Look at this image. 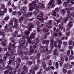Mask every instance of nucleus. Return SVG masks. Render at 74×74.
I'll list each match as a JSON object with an SVG mask.
<instances>
[{"mask_svg":"<svg viewBox=\"0 0 74 74\" xmlns=\"http://www.w3.org/2000/svg\"><path fill=\"white\" fill-rule=\"evenodd\" d=\"M35 8L36 10V11L34 12V15H37V14L38 13L39 11V8L38 7L37 5H36V3L35 2H32V3H30L29 5V9L31 11H32L33 9Z\"/></svg>","mask_w":74,"mask_h":74,"instance_id":"1","label":"nucleus"},{"mask_svg":"<svg viewBox=\"0 0 74 74\" xmlns=\"http://www.w3.org/2000/svg\"><path fill=\"white\" fill-rule=\"evenodd\" d=\"M30 34V32L29 31H28L27 30H26L25 31V34L26 36H27V40L28 41L29 43L31 44L32 43V42L30 40H32V39H33V38H34L35 37V36H36V34H34L33 33H32L31 34V35L30 36V38L29 36H29V34Z\"/></svg>","mask_w":74,"mask_h":74,"instance_id":"2","label":"nucleus"},{"mask_svg":"<svg viewBox=\"0 0 74 74\" xmlns=\"http://www.w3.org/2000/svg\"><path fill=\"white\" fill-rule=\"evenodd\" d=\"M12 21H14V27H18V23L17 20L15 18H13V19H12L10 23H9V25L10 27H12L13 26V23Z\"/></svg>","mask_w":74,"mask_h":74,"instance_id":"3","label":"nucleus"},{"mask_svg":"<svg viewBox=\"0 0 74 74\" xmlns=\"http://www.w3.org/2000/svg\"><path fill=\"white\" fill-rule=\"evenodd\" d=\"M43 13H40L39 15L37 16L38 18V17H40V18H38L39 20L40 21V22H44V19H43V18H42V16H43Z\"/></svg>","mask_w":74,"mask_h":74,"instance_id":"4","label":"nucleus"},{"mask_svg":"<svg viewBox=\"0 0 74 74\" xmlns=\"http://www.w3.org/2000/svg\"><path fill=\"white\" fill-rule=\"evenodd\" d=\"M50 2L49 4V5H50L51 7H53L55 6V4H54V0H50Z\"/></svg>","mask_w":74,"mask_h":74,"instance_id":"5","label":"nucleus"},{"mask_svg":"<svg viewBox=\"0 0 74 74\" xmlns=\"http://www.w3.org/2000/svg\"><path fill=\"white\" fill-rule=\"evenodd\" d=\"M73 26V23L71 21H69V23L68 24V26L67 27V30L69 29L71 27Z\"/></svg>","mask_w":74,"mask_h":74,"instance_id":"6","label":"nucleus"},{"mask_svg":"<svg viewBox=\"0 0 74 74\" xmlns=\"http://www.w3.org/2000/svg\"><path fill=\"white\" fill-rule=\"evenodd\" d=\"M3 39H0V44H1L5 46V44L4 43H7V42H5L6 41V40H5L4 41V42H3L2 43V42H3Z\"/></svg>","mask_w":74,"mask_h":74,"instance_id":"7","label":"nucleus"},{"mask_svg":"<svg viewBox=\"0 0 74 74\" xmlns=\"http://www.w3.org/2000/svg\"><path fill=\"white\" fill-rule=\"evenodd\" d=\"M33 25L32 24H31L30 25L29 24L28 27V29L29 30H31L32 29L31 28H33Z\"/></svg>","mask_w":74,"mask_h":74,"instance_id":"8","label":"nucleus"},{"mask_svg":"<svg viewBox=\"0 0 74 74\" xmlns=\"http://www.w3.org/2000/svg\"><path fill=\"white\" fill-rule=\"evenodd\" d=\"M32 15V13L30 12L29 13L26 14V13L25 15L24 14V16H25V17H27V16H30Z\"/></svg>","mask_w":74,"mask_h":74,"instance_id":"9","label":"nucleus"},{"mask_svg":"<svg viewBox=\"0 0 74 74\" xmlns=\"http://www.w3.org/2000/svg\"><path fill=\"white\" fill-rule=\"evenodd\" d=\"M64 62V59H63V57H61V62H60V66H62V62Z\"/></svg>","mask_w":74,"mask_h":74,"instance_id":"10","label":"nucleus"},{"mask_svg":"<svg viewBox=\"0 0 74 74\" xmlns=\"http://www.w3.org/2000/svg\"><path fill=\"white\" fill-rule=\"evenodd\" d=\"M21 47H22V46H21V47H19V48H18V51L19 54H20V55H22V51L21 50H20V48H21Z\"/></svg>","mask_w":74,"mask_h":74,"instance_id":"11","label":"nucleus"},{"mask_svg":"<svg viewBox=\"0 0 74 74\" xmlns=\"http://www.w3.org/2000/svg\"><path fill=\"white\" fill-rule=\"evenodd\" d=\"M70 11L69 10H68L67 11V13L68 14V15L67 16V17H69V18H71V14L70 13Z\"/></svg>","mask_w":74,"mask_h":74,"instance_id":"12","label":"nucleus"},{"mask_svg":"<svg viewBox=\"0 0 74 74\" xmlns=\"http://www.w3.org/2000/svg\"><path fill=\"white\" fill-rule=\"evenodd\" d=\"M27 8L26 7H24L22 9V12L23 13H25V12H26V10Z\"/></svg>","mask_w":74,"mask_h":74,"instance_id":"13","label":"nucleus"},{"mask_svg":"<svg viewBox=\"0 0 74 74\" xmlns=\"http://www.w3.org/2000/svg\"><path fill=\"white\" fill-rule=\"evenodd\" d=\"M51 48H53V42H54V40H52L51 41Z\"/></svg>","mask_w":74,"mask_h":74,"instance_id":"14","label":"nucleus"},{"mask_svg":"<svg viewBox=\"0 0 74 74\" xmlns=\"http://www.w3.org/2000/svg\"><path fill=\"white\" fill-rule=\"evenodd\" d=\"M48 42H49V40H47L46 41L44 40L42 42L43 44H46V43L48 44Z\"/></svg>","mask_w":74,"mask_h":74,"instance_id":"15","label":"nucleus"},{"mask_svg":"<svg viewBox=\"0 0 74 74\" xmlns=\"http://www.w3.org/2000/svg\"><path fill=\"white\" fill-rule=\"evenodd\" d=\"M53 14H51V15H53V16H56V11H53Z\"/></svg>","mask_w":74,"mask_h":74,"instance_id":"16","label":"nucleus"},{"mask_svg":"<svg viewBox=\"0 0 74 74\" xmlns=\"http://www.w3.org/2000/svg\"><path fill=\"white\" fill-rule=\"evenodd\" d=\"M38 38H37L36 39V41L35 42V44L37 45V44H38Z\"/></svg>","mask_w":74,"mask_h":74,"instance_id":"17","label":"nucleus"},{"mask_svg":"<svg viewBox=\"0 0 74 74\" xmlns=\"http://www.w3.org/2000/svg\"><path fill=\"white\" fill-rule=\"evenodd\" d=\"M7 55H8V54H5L4 55V59L5 60H6V58H7Z\"/></svg>","mask_w":74,"mask_h":74,"instance_id":"18","label":"nucleus"},{"mask_svg":"<svg viewBox=\"0 0 74 74\" xmlns=\"http://www.w3.org/2000/svg\"><path fill=\"white\" fill-rule=\"evenodd\" d=\"M31 52H34V53H36L37 52V51L35 49H34L31 50Z\"/></svg>","mask_w":74,"mask_h":74,"instance_id":"19","label":"nucleus"},{"mask_svg":"<svg viewBox=\"0 0 74 74\" xmlns=\"http://www.w3.org/2000/svg\"><path fill=\"white\" fill-rule=\"evenodd\" d=\"M23 16L21 17L19 19V22H21L23 20Z\"/></svg>","mask_w":74,"mask_h":74,"instance_id":"20","label":"nucleus"},{"mask_svg":"<svg viewBox=\"0 0 74 74\" xmlns=\"http://www.w3.org/2000/svg\"><path fill=\"white\" fill-rule=\"evenodd\" d=\"M25 42H24V41H23L22 40H21V42H20V44L21 45H23V44H25Z\"/></svg>","mask_w":74,"mask_h":74,"instance_id":"21","label":"nucleus"},{"mask_svg":"<svg viewBox=\"0 0 74 74\" xmlns=\"http://www.w3.org/2000/svg\"><path fill=\"white\" fill-rule=\"evenodd\" d=\"M58 66H59V64L57 62H56V69H58Z\"/></svg>","mask_w":74,"mask_h":74,"instance_id":"22","label":"nucleus"},{"mask_svg":"<svg viewBox=\"0 0 74 74\" xmlns=\"http://www.w3.org/2000/svg\"><path fill=\"white\" fill-rule=\"evenodd\" d=\"M1 8L2 9H3L4 10V9L5 8V6H4V4H1Z\"/></svg>","mask_w":74,"mask_h":74,"instance_id":"23","label":"nucleus"},{"mask_svg":"<svg viewBox=\"0 0 74 74\" xmlns=\"http://www.w3.org/2000/svg\"><path fill=\"white\" fill-rule=\"evenodd\" d=\"M10 45H11L12 46V47H13V48H15V44H13L12 45L11 43H10Z\"/></svg>","mask_w":74,"mask_h":74,"instance_id":"24","label":"nucleus"},{"mask_svg":"<svg viewBox=\"0 0 74 74\" xmlns=\"http://www.w3.org/2000/svg\"><path fill=\"white\" fill-rule=\"evenodd\" d=\"M3 15V11H1V9H0V16L1 15Z\"/></svg>","mask_w":74,"mask_h":74,"instance_id":"25","label":"nucleus"},{"mask_svg":"<svg viewBox=\"0 0 74 74\" xmlns=\"http://www.w3.org/2000/svg\"><path fill=\"white\" fill-rule=\"evenodd\" d=\"M43 31L44 32H48V29H45L44 28L43 30Z\"/></svg>","mask_w":74,"mask_h":74,"instance_id":"26","label":"nucleus"},{"mask_svg":"<svg viewBox=\"0 0 74 74\" xmlns=\"http://www.w3.org/2000/svg\"><path fill=\"white\" fill-rule=\"evenodd\" d=\"M23 69L25 70V71H27V68H26V66H24L23 68Z\"/></svg>","mask_w":74,"mask_h":74,"instance_id":"27","label":"nucleus"},{"mask_svg":"<svg viewBox=\"0 0 74 74\" xmlns=\"http://www.w3.org/2000/svg\"><path fill=\"white\" fill-rule=\"evenodd\" d=\"M3 12L5 13L7 12V9L6 8H5L4 9Z\"/></svg>","mask_w":74,"mask_h":74,"instance_id":"28","label":"nucleus"},{"mask_svg":"<svg viewBox=\"0 0 74 74\" xmlns=\"http://www.w3.org/2000/svg\"><path fill=\"white\" fill-rule=\"evenodd\" d=\"M39 4H41L42 5V6L41 7V8H44V6L43 5V4L40 3Z\"/></svg>","mask_w":74,"mask_h":74,"instance_id":"29","label":"nucleus"},{"mask_svg":"<svg viewBox=\"0 0 74 74\" xmlns=\"http://www.w3.org/2000/svg\"><path fill=\"white\" fill-rule=\"evenodd\" d=\"M70 35V32H69L66 33V35L67 36H69Z\"/></svg>","mask_w":74,"mask_h":74,"instance_id":"30","label":"nucleus"},{"mask_svg":"<svg viewBox=\"0 0 74 74\" xmlns=\"http://www.w3.org/2000/svg\"><path fill=\"white\" fill-rule=\"evenodd\" d=\"M9 19V16H6L5 18V20H8Z\"/></svg>","mask_w":74,"mask_h":74,"instance_id":"31","label":"nucleus"},{"mask_svg":"<svg viewBox=\"0 0 74 74\" xmlns=\"http://www.w3.org/2000/svg\"><path fill=\"white\" fill-rule=\"evenodd\" d=\"M41 54L40 53H38V55L37 56L36 58H40V55Z\"/></svg>","mask_w":74,"mask_h":74,"instance_id":"32","label":"nucleus"},{"mask_svg":"<svg viewBox=\"0 0 74 74\" xmlns=\"http://www.w3.org/2000/svg\"><path fill=\"white\" fill-rule=\"evenodd\" d=\"M29 72L30 73H32L33 74H35V72L34 71H32L31 70H29Z\"/></svg>","mask_w":74,"mask_h":74,"instance_id":"33","label":"nucleus"},{"mask_svg":"<svg viewBox=\"0 0 74 74\" xmlns=\"http://www.w3.org/2000/svg\"><path fill=\"white\" fill-rule=\"evenodd\" d=\"M58 43L60 44H62V41H61V40H58Z\"/></svg>","mask_w":74,"mask_h":74,"instance_id":"34","label":"nucleus"},{"mask_svg":"<svg viewBox=\"0 0 74 74\" xmlns=\"http://www.w3.org/2000/svg\"><path fill=\"white\" fill-rule=\"evenodd\" d=\"M16 12L15 11H14L12 13L13 15H16Z\"/></svg>","mask_w":74,"mask_h":74,"instance_id":"35","label":"nucleus"},{"mask_svg":"<svg viewBox=\"0 0 74 74\" xmlns=\"http://www.w3.org/2000/svg\"><path fill=\"white\" fill-rule=\"evenodd\" d=\"M68 20H69V19L68 18H65V20L64 21V23H65L66 22V21H68Z\"/></svg>","mask_w":74,"mask_h":74,"instance_id":"36","label":"nucleus"},{"mask_svg":"<svg viewBox=\"0 0 74 74\" xmlns=\"http://www.w3.org/2000/svg\"><path fill=\"white\" fill-rule=\"evenodd\" d=\"M62 13L63 14H64V13L66 12V11H65V10H64L63 9L62 10Z\"/></svg>","mask_w":74,"mask_h":74,"instance_id":"37","label":"nucleus"},{"mask_svg":"<svg viewBox=\"0 0 74 74\" xmlns=\"http://www.w3.org/2000/svg\"><path fill=\"white\" fill-rule=\"evenodd\" d=\"M56 52H57V49H56V50H54V55H56Z\"/></svg>","mask_w":74,"mask_h":74,"instance_id":"38","label":"nucleus"},{"mask_svg":"<svg viewBox=\"0 0 74 74\" xmlns=\"http://www.w3.org/2000/svg\"><path fill=\"white\" fill-rule=\"evenodd\" d=\"M17 66H16V69H18L19 68V63H17Z\"/></svg>","mask_w":74,"mask_h":74,"instance_id":"39","label":"nucleus"},{"mask_svg":"<svg viewBox=\"0 0 74 74\" xmlns=\"http://www.w3.org/2000/svg\"><path fill=\"white\" fill-rule=\"evenodd\" d=\"M12 7H13V8H14V9H16V7L15 6H14V4L12 5Z\"/></svg>","mask_w":74,"mask_h":74,"instance_id":"40","label":"nucleus"},{"mask_svg":"<svg viewBox=\"0 0 74 74\" xmlns=\"http://www.w3.org/2000/svg\"><path fill=\"white\" fill-rule=\"evenodd\" d=\"M67 71L66 69H63V72L64 73H66L67 72Z\"/></svg>","mask_w":74,"mask_h":74,"instance_id":"41","label":"nucleus"},{"mask_svg":"<svg viewBox=\"0 0 74 74\" xmlns=\"http://www.w3.org/2000/svg\"><path fill=\"white\" fill-rule=\"evenodd\" d=\"M69 49H72L73 48V47L72 46H69Z\"/></svg>","mask_w":74,"mask_h":74,"instance_id":"42","label":"nucleus"},{"mask_svg":"<svg viewBox=\"0 0 74 74\" xmlns=\"http://www.w3.org/2000/svg\"><path fill=\"white\" fill-rule=\"evenodd\" d=\"M9 12L10 13H11V12H12V9H11V8L9 9Z\"/></svg>","mask_w":74,"mask_h":74,"instance_id":"43","label":"nucleus"},{"mask_svg":"<svg viewBox=\"0 0 74 74\" xmlns=\"http://www.w3.org/2000/svg\"><path fill=\"white\" fill-rule=\"evenodd\" d=\"M67 73L68 74H71V71H69L67 72Z\"/></svg>","mask_w":74,"mask_h":74,"instance_id":"44","label":"nucleus"},{"mask_svg":"<svg viewBox=\"0 0 74 74\" xmlns=\"http://www.w3.org/2000/svg\"><path fill=\"white\" fill-rule=\"evenodd\" d=\"M15 35H13V36L15 37V36H16V34H17V31H16L15 32Z\"/></svg>","mask_w":74,"mask_h":74,"instance_id":"45","label":"nucleus"},{"mask_svg":"<svg viewBox=\"0 0 74 74\" xmlns=\"http://www.w3.org/2000/svg\"><path fill=\"white\" fill-rule=\"evenodd\" d=\"M62 2L61 1H60V0H58V4H62Z\"/></svg>","mask_w":74,"mask_h":74,"instance_id":"46","label":"nucleus"},{"mask_svg":"<svg viewBox=\"0 0 74 74\" xmlns=\"http://www.w3.org/2000/svg\"><path fill=\"white\" fill-rule=\"evenodd\" d=\"M73 44V42L72 41H71L69 42V45H71Z\"/></svg>","mask_w":74,"mask_h":74,"instance_id":"47","label":"nucleus"},{"mask_svg":"<svg viewBox=\"0 0 74 74\" xmlns=\"http://www.w3.org/2000/svg\"><path fill=\"white\" fill-rule=\"evenodd\" d=\"M67 54L68 55H70V51L69 50H68L67 52Z\"/></svg>","mask_w":74,"mask_h":74,"instance_id":"48","label":"nucleus"},{"mask_svg":"<svg viewBox=\"0 0 74 74\" xmlns=\"http://www.w3.org/2000/svg\"><path fill=\"white\" fill-rule=\"evenodd\" d=\"M73 56H70L69 57V59H73Z\"/></svg>","mask_w":74,"mask_h":74,"instance_id":"49","label":"nucleus"},{"mask_svg":"<svg viewBox=\"0 0 74 74\" xmlns=\"http://www.w3.org/2000/svg\"><path fill=\"white\" fill-rule=\"evenodd\" d=\"M49 64L50 65V66H51L52 65V63L51 62V61H50L49 63Z\"/></svg>","mask_w":74,"mask_h":74,"instance_id":"50","label":"nucleus"},{"mask_svg":"<svg viewBox=\"0 0 74 74\" xmlns=\"http://www.w3.org/2000/svg\"><path fill=\"white\" fill-rule=\"evenodd\" d=\"M8 73V71H7L6 70L5 71V72H4L5 74H7Z\"/></svg>","mask_w":74,"mask_h":74,"instance_id":"51","label":"nucleus"},{"mask_svg":"<svg viewBox=\"0 0 74 74\" xmlns=\"http://www.w3.org/2000/svg\"><path fill=\"white\" fill-rule=\"evenodd\" d=\"M44 50H45V51H48V47L47 46L46 47V48H45Z\"/></svg>","mask_w":74,"mask_h":74,"instance_id":"52","label":"nucleus"},{"mask_svg":"<svg viewBox=\"0 0 74 74\" xmlns=\"http://www.w3.org/2000/svg\"><path fill=\"white\" fill-rule=\"evenodd\" d=\"M38 69V67H37L36 66L34 68V70H37Z\"/></svg>","mask_w":74,"mask_h":74,"instance_id":"53","label":"nucleus"},{"mask_svg":"<svg viewBox=\"0 0 74 74\" xmlns=\"http://www.w3.org/2000/svg\"><path fill=\"white\" fill-rule=\"evenodd\" d=\"M63 44H64V45H66L67 44V42H64Z\"/></svg>","mask_w":74,"mask_h":74,"instance_id":"54","label":"nucleus"},{"mask_svg":"<svg viewBox=\"0 0 74 74\" xmlns=\"http://www.w3.org/2000/svg\"><path fill=\"white\" fill-rule=\"evenodd\" d=\"M51 69H52L53 70H54V69H55V68L53 66H51Z\"/></svg>","mask_w":74,"mask_h":74,"instance_id":"55","label":"nucleus"},{"mask_svg":"<svg viewBox=\"0 0 74 74\" xmlns=\"http://www.w3.org/2000/svg\"><path fill=\"white\" fill-rule=\"evenodd\" d=\"M55 10L56 11H57L59 10V9L58 8H55Z\"/></svg>","mask_w":74,"mask_h":74,"instance_id":"56","label":"nucleus"},{"mask_svg":"<svg viewBox=\"0 0 74 74\" xmlns=\"http://www.w3.org/2000/svg\"><path fill=\"white\" fill-rule=\"evenodd\" d=\"M0 33L1 34V35L3 36H4V34L2 32H0Z\"/></svg>","mask_w":74,"mask_h":74,"instance_id":"57","label":"nucleus"},{"mask_svg":"<svg viewBox=\"0 0 74 74\" xmlns=\"http://www.w3.org/2000/svg\"><path fill=\"white\" fill-rule=\"evenodd\" d=\"M65 38V37H63L61 38V40H64V38Z\"/></svg>","mask_w":74,"mask_h":74,"instance_id":"58","label":"nucleus"},{"mask_svg":"<svg viewBox=\"0 0 74 74\" xmlns=\"http://www.w3.org/2000/svg\"><path fill=\"white\" fill-rule=\"evenodd\" d=\"M8 4H9V5H11V2H9L8 3Z\"/></svg>","mask_w":74,"mask_h":74,"instance_id":"59","label":"nucleus"},{"mask_svg":"<svg viewBox=\"0 0 74 74\" xmlns=\"http://www.w3.org/2000/svg\"><path fill=\"white\" fill-rule=\"evenodd\" d=\"M18 14L19 15H21V13L20 12H18Z\"/></svg>","mask_w":74,"mask_h":74,"instance_id":"60","label":"nucleus"},{"mask_svg":"<svg viewBox=\"0 0 74 74\" xmlns=\"http://www.w3.org/2000/svg\"><path fill=\"white\" fill-rule=\"evenodd\" d=\"M49 25H51V20L49 21Z\"/></svg>","mask_w":74,"mask_h":74,"instance_id":"61","label":"nucleus"},{"mask_svg":"<svg viewBox=\"0 0 74 74\" xmlns=\"http://www.w3.org/2000/svg\"><path fill=\"white\" fill-rule=\"evenodd\" d=\"M56 21H57V23H59V22H60V20H56Z\"/></svg>","mask_w":74,"mask_h":74,"instance_id":"62","label":"nucleus"},{"mask_svg":"<svg viewBox=\"0 0 74 74\" xmlns=\"http://www.w3.org/2000/svg\"><path fill=\"white\" fill-rule=\"evenodd\" d=\"M71 54L72 55H73V51L71 50Z\"/></svg>","mask_w":74,"mask_h":74,"instance_id":"63","label":"nucleus"},{"mask_svg":"<svg viewBox=\"0 0 74 74\" xmlns=\"http://www.w3.org/2000/svg\"><path fill=\"white\" fill-rule=\"evenodd\" d=\"M65 60L66 61H67L68 60V58L67 57L65 58Z\"/></svg>","mask_w":74,"mask_h":74,"instance_id":"64","label":"nucleus"}]
</instances>
